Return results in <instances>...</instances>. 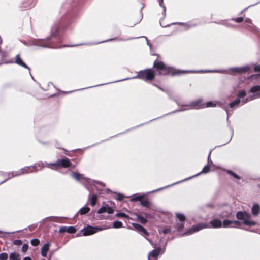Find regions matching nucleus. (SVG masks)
I'll list each match as a JSON object with an SVG mask.
<instances>
[{"mask_svg": "<svg viewBox=\"0 0 260 260\" xmlns=\"http://www.w3.org/2000/svg\"><path fill=\"white\" fill-rule=\"evenodd\" d=\"M153 68L155 72H157L159 75L172 76L179 75L184 73V71L176 70L174 68L167 66L165 63L160 60H155L153 64Z\"/></svg>", "mask_w": 260, "mask_h": 260, "instance_id": "nucleus-1", "label": "nucleus"}, {"mask_svg": "<svg viewBox=\"0 0 260 260\" xmlns=\"http://www.w3.org/2000/svg\"><path fill=\"white\" fill-rule=\"evenodd\" d=\"M210 224H211V226H208V225L204 223L199 224L197 225L193 226L191 229H190L188 231V233L192 234L193 232L199 231V230H202L204 228L210 227L213 228H220L222 226V222L219 219L212 220L210 222Z\"/></svg>", "mask_w": 260, "mask_h": 260, "instance_id": "nucleus-2", "label": "nucleus"}, {"mask_svg": "<svg viewBox=\"0 0 260 260\" xmlns=\"http://www.w3.org/2000/svg\"><path fill=\"white\" fill-rule=\"evenodd\" d=\"M232 71L236 74H242L245 73H252L253 72H260V65H247L241 67H235Z\"/></svg>", "mask_w": 260, "mask_h": 260, "instance_id": "nucleus-3", "label": "nucleus"}, {"mask_svg": "<svg viewBox=\"0 0 260 260\" xmlns=\"http://www.w3.org/2000/svg\"><path fill=\"white\" fill-rule=\"evenodd\" d=\"M156 72L151 69H147L138 72L136 77L145 81H151L155 77Z\"/></svg>", "mask_w": 260, "mask_h": 260, "instance_id": "nucleus-4", "label": "nucleus"}, {"mask_svg": "<svg viewBox=\"0 0 260 260\" xmlns=\"http://www.w3.org/2000/svg\"><path fill=\"white\" fill-rule=\"evenodd\" d=\"M236 218L239 220H242L243 224L247 226H253L255 222L251 219V215L245 211H238L236 215Z\"/></svg>", "mask_w": 260, "mask_h": 260, "instance_id": "nucleus-5", "label": "nucleus"}, {"mask_svg": "<svg viewBox=\"0 0 260 260\" xmlns=\"http://www.w3.org/2000/svg\"><path fill=\"white\" fill-rule=\"evenodd\" d=\"M44 167V164L42 162L36 164L33 166H26L21 168L23 172V175L25 174H28L32 172H36L39 170H41Z\"/></svg>", "mask_w": 260, "mask_h": 260, "instance_id": "nucleus-6", "label": "nucleus"}, {"mask_svg": "<svg viewBox=\"0 0 260 260\" xmlns=\"http://www.w3.org/2000/svg\"><path fill=\"white\" fill-rule=\"evenodd\" d=\"M58 32V29L56 28L55 31L52 34L50 38H48L47 39L44 40L42 42V46L46 47L58 48V46L57 45L54 44L52 41V38L55 37L57 35Z\"/></svg>", "mask_w": 260, "mask_h": 260, "instance_id": "nucleus-7", "label": "nucleus"}, {"mask_svg": "<svg viewBox=\"0 0 260 260\" xmlns=\"http://www.w3.org/2000/svg\"><path fill=\"white\" fill-rule=\"evenodd\" d=\"M57 162L58 164L59 169H60L61 168H69L71 167V166L72 165V164L70 160L67 157H65L63 159H57Z\"/></svg>", "mask_w": 260, "mask_h": 260, "instance_id": "nucleus-8", "label": "nucleus"}, {"mask_svg": "<svg viewBox=\"0 0 260 260\" xmlns=\"http://www.w3.org/2000/svg\"><path fill=\"white\" fill-rule=\"evenodd\" d=\"M81 232L82 233L83 236L91 235L98 232V228L88 225L82 229Z\"/></svg>", "mask_w": 260, "mask_h": 260, "instance_id": "nucleus-9", "label": "nucleus"}, {"mask_svg": "<svg viewBox=\"0 0 260 260\" xmlns=\"http://www.w3.org/2000/svg\"><path fill=\"white\" fill-rule=\"evenodd\" d=\"M133 225L134 228L140 233H142L143 235H145L146 236L149 235V233L147 231V230L143 227L140 224H139L138 223H133Z\"/></svg>", "mask_w": 260, "mask_h": 260, "instance_id": "nucleus-10", "label": "nucleus"}, {"mask_svg": "<svg viewBox=\"0 0 260 260\" xmlns=\"http://www.w3.org/2000/svg\"><path fill=\"white\" fill-rule=\"evenodd\" d=\"M14 62L25 69L30 70V68L23 62V61L21 58L20 55L19 54L16 55Z\"/></svg>", "mask_w": 260, "mask_h": 260, "instance_id": "nucleus-11", "label": "nucleus"}, {"mask_svg": "<svg viewBox=\"0 0 260 260\" xmlns=\"http://www.w3.org/2000/svg\"><path fill=\"white\" fill-rule=\"evenodd\" d=\"M203 100L201 99L195 101L191 102V105L194 108H205V104L202 103Z\"/></svg>", "mask_w": 260, "mask_h": 260, "instance_id": "nucleus-12", "label": "nucleus"}, {"mask_svg": "<svg viewBox=\"0 0 260 260\" xmlns=\"http://www.w3.org/2000/svg\"><path fill=\"white\" fill-rule=\"evenodd\" d=\"M161 251V248L160 247H158L157 248L151 251L148 255V259L150 260V256L154 258H157V257L160 254Z\"/></svg>", "mask_w": 260, "mask_h": 260, "instance_id": "nucleus-13", "label": "nucleus"}, {"mask_svg": "<svg viewBox=\"0 0 260 260\" xmlns=\"http://www.w3.org/2000/svg\"><path fill=\"white\" fill-rule=\"evenodd\" d=\"M49 249V244H45L41 249V254L43 257L47 256V253Z\"/></svg>", "mask_w": 260, "mask_h": 260, "instance_id": "nucleus-14", "label": "nucleus"}, {"mask_svg": "<svg viewBox=\"0 0 260 260\" xmlns=\"http://www.w3.org/2000/svg\"><path fill=\"white\" fill-rule=\"evenodd\" d=\"M44 167H48L53 170L59 169L57 160L55 162L48 164L46 163Z\"/></svg>", "mask_w": 260, "mask_h": 260, "instance_id": "nucleus-15", "label": "nucleus"}, {"mask_svg": "<svg viewBox=\"0 0 260 260\" xmlns=\"http://www.w3.org/2000/svg\"><path fill=\"white\" fill-rule=\"evenodd\" d=\"M20 255L16 252H12L9 255V260H20Z\"/></svg>", "mask_w": 260, "mask_h": 260, "instance_id": "nucleus-16", "label": "nucleus"}, {"mask_svg": "<svg viewBox=\"0 0 260 260\" xmlns=\"http://www.w3.org/2000/svg\"><path fill=\"white\" fill-rule=\"evenodd\" d=\"M252 214L253 216H257L259 211V206L258 204H255L251 209Z\"/></svg>", "mask_w": 260, "mask_h": 260, "instance_id": "nucleus-17", "label": "nucleus"}, {"mask_svg": "<svg viewBox=\"0 0 260 260\" xmlns=\"http://www.w3.org/2000/svg\"><path fill=\"white\" fill-rule=\"evenodd\" d=\"M140 204L142 206L146 207L147 208H149L151 206V203L148 199L144 200H142L140 202Z\"/></svg>", "mask_w": 260, "mask_h": 260, "instance_id": "nucleus-18", "label": "nucleus"}, {"mask_svg": "<svg viewBox=\"0 0 260 260\" xmlns=\"http://www.w3.org/2000/svg\"><path fill=\"white\" fill-rule=\"evenodd\" d=\"M98 200V196L96 194H93L91 198H90V205L92 207L94 206L96 204Z\"/></svg>", "mask_w": 260, "mask_h": 260, "instance_id": "nucleus-19", "label": "nucleus"}, {"mask_svg": "<svg viewBox=\"0 0 260 260\" xmlns=\"http://www.w3.org/2000/svg\"><path fill=\"white\" fill-rule=\"evenodd\" d=\"M90 209L89 207H82L81 209H80V210L79 211V213L81 215H84V214L88 213L90 211Z\"/></svg>", "mask_w": 260, "mask_h": 260, "instance_id": "nucleus-20", "label": "nucleus"}, {"mask_svg": "<svg viewBox=\"0 0 260 260\" xmlns=\"http://www.w3.org/2000/svg\"><path fill=\"white\" fill-rule=\"evenodd\" d=\"M11 173H11V176L12 177H17V176H19L23 175V172L22 171L21 169H19L16 171L11 172Z\"/></svg>", "mask_w": 260, "mask_h": 260, "instance_id": "nucleus-21", "label": "nucleus"}, {"mask_svg": "<svg viewBox=\"0 0 260 260\" xmlns=\"http://www.w3.org/2000/svg\"><path fill=\"white\" fill-rule=\"evenodd\" d=\"M11 172H8V173H4V176L6 178L5 180H4L3 181H2L1 182H0V185L2 184V183L6 182L7 180H8L9 179L13 178L11 176Z\"/></svg>", "mask_w": 260, "mask_h": 260, "instance_id": "nucleus-22", "label": "nucleus"}, {"mask_svg": "<svg viewBox=\"0 0 260 260\" xmlns=\"http://www.w3.org/2000/svg\"><path fill=\"white\" fill-rule=\"evenodd\" d=\"M137 219L138 221L143 224H145L148 221L146 218L140 215H137Z\"/></svg>", "mask_w": 260, "mask_h": 260, "instance_id": "nucleus-23", "label": "nucleus"}, {"mask_svg": "<svg viewBox=\"0 0 260 260\" xmlns=\"http://www.w3.org/2000/svg\"><path fill=\"white\" fill-rule=\"evenodd\" d=\"M240 103V100L239 99H236L233 102L229 104L230 108H234L235 106L238 105Z\"/></svg>", "mask_w": 260, "mask_h": 260, "instance_id": "nucleus-24", "label": "nucleus"}, {"mask_svg": "<svg viewBox=\"0 0 260 260\" xmlns=\"http://www.w3.org/2000/svg\"><path fill=\"white\" fill-rule=\"evenodd\" d=\"M144 198V195H139L134 197L131 199V201L135 202V201H140V202Z\"/></svg>", "mask_w": 260, "mask_h": 260, "instance_id": "nucleus-25", "label": "nucleus"}, {"mask_svg": "<svg viewBox=\"0 0 260 260\" xmlns=\"http://www.w3.org/2000/svg\"><path fill=\"white\" fill-rule=\"evenodd\" d=\"M176 217L178 219V220L182 222L185 221L186 219L185 216L181 213H177L176 214Z\"/></svg>", "mask_w": 260, "mask_h": 260, "instance_id": "nucleus-26", "label": "nucleus"}, {"mask_svg": "<svg viewBox=\"0 0 260 260\" xmlns=\"http://www.w3.org/2000/svg\"><path fill=\"white\" fill-rule=\"evenodd\" d=\"M72 176L77 180H80L82 178V175L78 173L73 172Z\"/></svg>", "mask_w": 260, "mask_h": 260, "instance_id": "nucleus-27", "label": "nucleus"}, {"mask_svg": "<svg viewBox=\"0 0 260 260\" xmlns=\"http://www.w3.org/2000/svg\"><path fill=\"white\" fill-rule=\"evenodd\" d=\"M122 226V223L119 221H114L113 223V227L114 228H120Z\"/></svg>", "mask_w": 260, "mask_h": 260, "instance_id": "nucleus-28", "label": "nucleus"}, {"mask_svg": "<svg viewBox=\"0 0 260 260\" xmlns=\"http://www.w3.org/2000/svg\"><path fill=\"white\" fill-rule=\"evenodd\" d=\"M250 92L252 93H254L256 92H258L260 91V85H256L255 86H253L250 88Z\"/></svg>", "mask_w": 260, "mask_h": 260, "instance_id": "nucleus-29", "label": "nucleus"}, {"mask_svg": "<svg viewBox=\"0 0 260 260\" xmlns=\"http://www.w3.org/2000/svg\"><path fill=\"white\" fill-rule=\"evenodd\" d=\"M227 173L237 179H240L241 177L231 170H228Z\"/></svg>", "mask_w": 260, "mask_h": 260, "instance_id": "nucleus-30", "label": "nucleus"}, {"mask_svg": "<svg viewBox=\"0 0 260 260\" xmlns=\"http://www.w3.org/2000/svg\"><path fill=\"white\" fill-rule=\"evenodd\" d=\"M30 243L34 246H37L40 244V240L38 239H33L31 240Z\"/></svg>", "mask_w": 260, "mask_h": 260, "instance_id": "nucleus-31", "label": "nucleus"}, {"mask_svg": "<svg viewBox=\"0 0 260 260\" xmlns=\"http://www.w3.org/2000/svg\"><path fill=\"white\" fill-rule=\"evenodd\" d=\"M67 232L70 234H74L76 232V229L74 226L68 227Z\"/></svg>", "mask_w": 260, "mask_h": 260, "instance_id": "nucleus-32", "label": "nucleus"}, {"mask_svg": "<svg viewBox=\"0 0 260 260\" xmlns=\"http://www.w3.org/2000/svg\"><path fill=\"white\" fill-rule=\"evenodd\" d=\"M8 258V254L6 252H3L0 253V259L1 260H7Z\"/></svg>", "mask_w": 260, "mask_h": 260, "instance_id": "nucleus-33", "label": "nucleus"}, {"mask_svg": "<svg viewBox=\"0 0 260 260\" xmlns=\"http://www.w3.org/2000/svg\"><path fill=\"white\" fill-rule=\"evenodd\" d=\"M232 221L229 220H224L223 221V223L222 224L223 225V226L224 228H226L229 226H230L231 224H232Z\"/></svg>", "mask_w": 260, "mask_h": 260, "instance_id": "nucleus-34", "label": "nucleus"}, {"mask_svg": "<svg viewBox=\"0 0 260 260\" xmlns=\"http://www.w3.org/2000/svg\"><path fill=\"white\" fill-rule=\"evenodd\" d=\"M246 93L244 90H240L238 92V98H243L246 95Z\"/></svg>", "mask_w": 260, "mask_h": 260, "instance_id": "nucleus-35", "label": "nucleus"}, {"mask_svg": "<svg viewBox=\"0 0 260 260\" xmlns=\"http://www.w3.org/2000/svg\"><path fill=\"white\" fill-rule=\"evenodd\" d=\"M175 228L177 229L178 231H181L184 228L183 223H177Z\"/></svg>", "mask_w": 260, "mask_h": 260, "instance_id": "nucleus-36", "label": "nucleus"}, {"mask_svg": "<svg viewBox=\"0 0 260 260\" xmlns=\"http://www.w3.org/2000/svg\"><path fill=\"white\" fill-rule=\"evenodd\" d=\"M105 212H106V206L102 207L98 211V213L99 214H102Z\"/></svg>", "mask_w": 260, "mask_h": 260, "instance_id": "nucleus-37", "label": "nucleus"}, {"mask_svg": "<svg viewBox=\"0 0 260 260\" xmlns=\"http://www.w3.org/2000/svg\"><path fill=\"white\" fill-rule=\"evenodd\" d=\"M210 171V167L208 166V165H206L205 166L203 169H202V171L201 172V173H207L208 172H209Z\"/></svg>", "mask_w": 260, "mask_h": 260, "instance_id": "nucleus-38", "label": "nucleus"}, {"mask_svg": "<svg viewBox=\"0 0 260 260\" xmlns=\"http://www.w3.org/2000/svg\"><path fill=\"white\" fill-rule=\"evenodd\" d=\"M106 212L110 214H112L114 212V210L111 207L106 205Z\"/></svg>", "mask_w": 260, "mask_h": 260, "instance_id": "nucleus-39", "label": "nucleus"}, {"mask_svg": "<svg viewBox=\"0 0 260 260\" xmlns=\"http://www.w3.org/2000/svg\"><path fill=\"white\" fill-rule=\"evenodd\" d=\"M232 21H234L237 23H240L243 21V17H238L236 18H233L231 19Z\"/></svg>", "mask_w": 260, "mask_h": 260, "instance_id": "nucleus-40", "label": "nucleus"}, {"mask_svg": "<svg viewBox=\"0 0 260 260\" xmlns=\"http://www.w3.org/2000/svg\"><path fill=\"white\" fill-rule=\"evenodd\" d=\"M232 224H234L233 227H240L241 225V222L239 221H232Z\"/></svg>", "mask_w": 260, "mask_h": 260, "instance_id": "nucleus-41", "label": "nucleus"}, {"mask_svg": "<svg viewBox=\"0 0 260 260\" xmlns=\"http://www.w3.org/2000/svg\"><path fill=\"white\" fill-rule=\"evenodd\" d=\"M216 106V104L212 103V102H208L206 104H205V107H214Z\"/></svg>", "mask_w": 260, "mask_h": 260, "instance_id": "nucleus-42", "label": "nucleus"}, {"mask_svg": "<svg viewBox=\"0 0 260 260\" xmlns=\"http://www.w3.org/2000/svg\"><path fill=\"white\" fill-rule=\"evenodd\" d=\"M116 216L118 217H127V215L124 213H118L116 214Z\"/></svg>", "mask_w": 260, "mask_h": 260, "instance_id": "nucleus-43", "label": "nucleus"}, {"mask_svg": "<svg viewBox=\"0 0 260 260\" xmlns=\"http://www.w3.org/2000/svg\"><path fill=\"white\" fill-rule=\"evenodd\" d=\"M13 244L16 245H20L22 244V242L21 240H15L13 241Z\"/></svg>", "mask_w": 260, "mask_h": 260, "instance_id": "nucleus-44", "label": "nucleus"}, {"mask_svg": "<svg viewBox=\"0 0 260 260\" xmlns=\"http://www.w3.org/2000/svg\"><path fill=\"white\" fill-rule=\"evenodd\" d=\"M7 55V52L4 51H0V56H1L2 58H4L5 57H6Z\"/></svg>", "mask_w": 260, "mask_h": 260, "instance_id": "nucleus-45", "label": "nucleus"}, {"mask_svg": "<svg viewBox=\"0 0 260 260\" xmlns=\"http://www.w3.org/2000/svg\"><path fill=\"white\" fill-rule=\"evenodd\" d=\"M28 249V246L27 244H24L22 247V251L23 252H26Z\"/></svg>", "mask_w": 260, "mask_h": 260, "instance_id": "nucleus-46", "label": "nucleus"}, {"mask_svg": "<svg viewBox=\"0 0 260 260\" xmlns=\"http://www.w3.org/2000/svg\"><path fill=\"white\" fill-rule=\"evenodd\" d=\"M67 229H68V227H66V226L61 227L60 228L59 231L60 233L67 232Z\"/></svg>", "mask_w": 260, "mask_h": 260, "instance_id": "nucleus-47", "label": "nucleus"}, {"mask_svg": "<svg viewBox=\"0 0 260 260\" xmlns=\"http://www.w3.org/2000/svg\"><path fill=\"white\" fill-rule=\"evenodd\" d=\"M123 198H124V196L120 194H118L117 196V199L118 201H122L123 200Z\"/></svg>", "mask_w": 260, "mask_h": 260, "instance_id": "nucleus-48", "label": "nucleus"}, {"mask_svg": "<svg viewBox=\"0 0 260 260\" xmlns=\"http://www.w3.org/2000/svg\"><path fill=\"white\" fill-rule=\"evenodd\" d=\"M180 25H182V26H196V24H188L187 23H179Z\"/></svg>", "mask_w": 260, "mask_h": 260, "instance_id": "nucleus-49", "label": "nucleus"}, {"mask_svg": "<svg viewBox=\"0 0 260 260\" xmlns=\"http://www.w3.org/2000/svg\"><path fill=\"white\" fill-rule=\"evenodd\" d=\"M158 1H159V5L161 7H162L165 8V6H164V0H158Z\"/></svg>", "mask_w": 260, "mask_h": 260, "instance_id": "nucleus-50", "label": "nucleus"}, {"mask_svg": "<svg viewBox=\"0 0 260 260\" xmlns=\"http://www.w3.org/2000/svg\"><path fill=\"white\" fill-rule=\"evenodd\" d=\"M23 260H32L31 258L29 257H26L24 258Z\"/></svg>", "mask_w": 260, "mask_h": 260, "instance_id": "nucleus-51", "label": "nucleus"}, {"mask_svg": "<svg viewBox=\"0 0 260 260\" xmlns=\"http://www.w3.org/2000/svg\"><path fill=\"white\" fill-rule=\"evenodd\" d=\"M259 75V74H257L256 75H252L251 76V77L252 78H253L254 77H256L257 76H258Z\"/></svg>", "mask_w": 260, "mask_h": 260, "instance_id": "nucleus-52", "label": "nucleus"}, {"mask_svg": "<svg viewBox=\"0 0 260 260\" xmlns=\"http://www.w3.org/2000/svg\"><path fill=\"white\" fill-rule=\"evenodd\" d=\"M144 214L145 215L146 217L147 218L149 217V214L148 213H144Z\"/></svg>", "mask_w": 260, "mask_h": 260, "instance_id": "nucleus-53", "label": "nucleus"}, {"mask_svg": "<svg viewBox=\"0 0 260 260\" xmlns=\"http://www.w3.org/2000/svg\"><path fill=\"white\" fill-rule=\"evenodd\" d=\"M248 101V98H247V99H246V100L245 101H243V104H245V103H246Z\"/></svg>", "mask_w": 260, "mask_h": 260, "instance_id": "nucleus-54", "label": "nucleus"}, {"mask_svg": "<svg viewBox=\"0 0 260 260\" xmlns=\"http://www.w3.org/2000/svg\"><path fill=\"white\" fill-rule=\"evenodd\" d=\"M168 230H167V229H166V230H165L164 231V232L165 233H168Z\"/></svg>", "mask_w": 260, "mask_h": 260, "instance_id": "nucleus-55", "label": "nucleus"}, {"mask_svg": "<svg viewBox=\"0 0 260 260\" xmlns=\"http://www.w3.org/2000/svg\"><path fill=\"white\" fill-rule=\"evenodd\" d=\"M2 40L1 39L0 40V43H2Z\"/></svg>", "mask_w": 260, "mask_h": 260, "instance_id": "nucleus-56", "label": "nucleus"}, {"mask_svg": "<svg viewBox=\"0 0 260 260\" xmlns=\"http://www.w3.org/2000/svg\"><path fill=\"white\" fill-rule=\"evenodd\" d=\"M12 61H10V62H8L7 63H12Z\"/></svg>", "mask_w": 260, "mask_h": 260, "instance_id": "nucleus-57", "label": "nucleus"}]
</instances>
